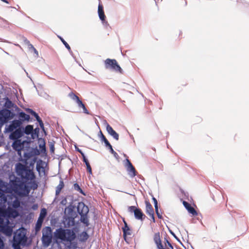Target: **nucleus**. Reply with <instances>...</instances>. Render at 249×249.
<instances>
[{"label": "nucleus", "mask_w": 249, "mask_h": 249, "mask_svg": "<svg viewBox=\"0 0 249 249\" xmlns=\"http://www.w3.org/2000/svg\"><path fill=\"white\" fill-rule=\"evenodd\" d=\"M146 211L147 213H148L152 219L153 221L155 222L153 209L152 208L151 205L147 202H146Z\"/></svg>", "instance_id": "obj_13"}, {"label": "nucleus", "mask_w": 249, "mask_h": 249, "mask_svg": "<svg viewBox=\"0 0 249 249\" xmlns=\"http://www.w3.org/2000/svg\"><path fill=\"white\" fill-rule=\"evenodd\" d=\"M26 238L25 231L24 229H19L15 233L13 244L15 249H20V246L25 244Z\"/></svg>", "instance_id": "obj_2"}, {"label": "nucleus", "mask_w": 249, "mask_h": 249, "mask_svg": "<svg viewBox=\"0 0 249 249\" xmlns=\"http://www.w3.org/2000/svg\"><path fill=\"white\" fill-rule=\"evenodd\" d=\"M12 146L15 150L19 151L22 147V144L20 140H16L13 143Z\"/></svg>", "instance_id": "obj_17"}, {"label": "nucleus", "mask_w": 249, "mask_h": 249, "mask_svg": "<svg viewBox=\"0 0 249 249\" xmlns=\"http://www.w3.org/2000/svg\"><path fill=\"white\" fill-rule=\"evenodd\" d=\"M183 204L184 207L190 213L194 215L197 214L196 212L193 207L191 206L189 203H188L187 202L183 201Z\"/></svg>", "instance_id": "obj_15"}, {"label": "nucleus", "mask_w": 249, "mask_h": 249, "mask_svg": "<svg viewBox=\"0 0 249 249\" xmlns=\"http://www.w3.org/2000/svg\"><path fill=\"white\" fill-rule=\"evenodd\" d=\"M11 117V112L7 109L0 111V124H3Z\"/></svg>", "instance_id": "obj_6"}, {"label": "nucleus", "mask_w": 249, "mask_h": 249, "mask_svg": "<svg viewBox=\"0 0 249 249\" xmlns=\"http://www.w3.org/2000/svg\"><path fill=\"white\" fill-rule=\"evenodd\" d=\"M54 236L56 238L63 241H71L75 237V233L69 230H64L61 229L57 230L54 232Z\"/></svg>", "instance_id": "obj_3"}, {"label": "nucleus", "mask_w": 249, "mask_h": 249, "mask_svg": "<svg viewBox=\"0 0 249 249\" xmlns=\"http://www.w3.org/2000/svg\"><path fill=\"white\" fill-rule=\"evenodd\" d=\"M32 114L36 118L37 121L39 123L41 127H43V124L42 121L40 120L38 115L35 112H33Z\"/></svg>", "instance_id": "obj_25"}, {"label": "nucleus", "mask_w": 249, "mask_h": 249, "mask_svg": "<svg viewBox=\"0 0 249 249\" xmlns=\"http://www.w3.org/2000/svg\"><path fill=\"white\" fill-rule=\"evenodd\" d=\"M170 233L175 237V238H177L175 234H174V232H173L172 231H170Z\"/></svg>", "instance_id": "obj_42"}, {"label": "nucleus", "mask_w": 249, "mask_h": 249, "mask_svg": "<svg viewBox=\"0 0 249 249\" xmlns=\"http://www.w3.org/2000/svg\"><path fill=\"white\" fill-rule=\"evenodd\" d=\"M39 132V128H36L34 130L33 129V132L32 135V138L33 139H35L36 138L38 137V133Z\"/></svg>", "instance_id": "obj_24"}, {"label": "nucleus", "mask_w": 249, "mask_h": 249, "mask_svg": "<svg viewBox=\"0 0 249 249\" xmlns=\"http://www.w3.org/2000/svg\"><path fill=\"white\" fill-rule=\"evenodd\" d=\"M52 236H42V242L45 247H48L52 240Z\"/></svg>", "instance_id": "obj_18"}, {"label": "nucleus", "mask_w": 249, "mask_h": 249, "mask_svg": "<svg viewBox=\"0 0 249 249\" xmlns=\"http://www.w3.org/2000/svg\"><path fill=\"white\" fill-rule=\"evenodd\" d=\"M39 141L40 142V146L42 148V149H43L44 148V146H45V144H44V142H43V141L42 139L39 140Z\"/></svg>", "instance_id": "obj_33"}, {"label": "nucleus", "mask_w": 249, "mask_h": 249, "mask_svg": "<svg viewBox=\"0 0 249 249\" xmlns=\"http://www.w3.org/2000/svg\"><path fill=\"white\" fill-rule=\"evenodd\" d=\"M77 210L78 213L82 215L85 216L89 212V208L83 202L79 203Z\"/></svg>", "instance_id": "obj_8"}, {"label": "nucleus", "mask_w": 249, "mask_h": 249, "mask_svg": "<svg viewBox=\"0 0 249 249\" xmlns=\"http://www.w3.org/2000/svg\"><path fill=\"white\" fill-rule=\"evenodd\" d=\"M125 166L130 177H133L136 175L135 170L128 159H126L125 160Z\"/></svg>", "instance_id": "obj_7"}, {"label": "nucleus", "mask_w": 249, "mask_h": 249, "mask_svg": "<svg viewBox=\"0 0 249 249\" xmlns=\"http://www.w3.org/2000/svg\"><path fill=\"white\" fill-rule=\"evenodd\" d=\"M61 40H62V41L63 42V43H64V44L65 45V46L68 49H70V47L69 46V45L67 43V42H66L62 38H61Z\"/></svg>", "instance_id": "obj_34"}, {"label": "nucleus", "mask_w": 249, "mask_h": 249, "mask_svg": "<svg viewBox=\"0 0 249 249\" xmlns=\"http://www.w3.org/2000/svg\"><path fill=\"white\" fill-rule=\"evenodd\" d=\"M20 124L21 123L19 121H14L12 122V124H11L7 128H6V130L7 132H12L19 127L20 125Z\"/></svg>", "instance_id": "obj_12"}, {"label": "nucleus", "mask_w": 249, "mask_h": 249, "mask_svg": "<svg viewBox=\"0 0 249 249\" xmlns=\"http://www.w3.org/2000/svg\"><path fill=\"white\" fill-rule=\"evenodd\" d=\"M22 136V131L20 128L17 129L15 131L12 133L9 138L11 140H17L20 138Z\"/></svg>", "instance_id": "obj_11"}, {"label": "nucleus", "mask_w": 249, "mask_h": 249, "mask_svg": "<svg viewBox=\"0 0 249 249\" xmlns=\"http://www.w3.org/2000/svg\"><path fill=\"white\" fill-rule=\"evenodd\" d=\"M63 182H61L59 184V185L57 186L56 190V193L58 194L59 192L60 191V190L63 187Z\"/></svg>", "instance_id": "obj_29"}, {"label": "nucleus", "mask_w": 249, "mask_h": 249, "mask_svg": "<svg viewBox=\"0 0 249 249\" xmlns=\"http://www.w3.org/2000/svg\"><path fill=\"white\" fill-rule=\"evenodd\" d=\"M107 69L112 70L116 72H121L122 69L114 59H107L105 62Z\"/></svg>", "instance_id": "obj_5"}, {"label": "nucleus", "mask_w": 249, "mask_h": 249, "mask_svg": "<svg viewBox=\"0 0 249 249\" xmlns=\"http://www.w3.org/2000/svg\"><path fill=\"white\" fill-rule=\"evenodd\" d=\"M136 209L137 208H136L135 207H134V206H131V207H129L128 211L130 213H132V212L134 213V210Z\"/></svg>", "instance_id": "obj_30"}, {"label": "nucleus", "mask_w": 249, "mask_h": 249, "mask_svg": "<svg viewBox=\"0 0 249 249\" xmlns=\"http://www.w3.org/2000/svg\"><path fill=\"white\" fill-rule=\"evenodd\" d=\"M42 233V236H52L51 229L48 227L43 229Z\"/></svg>", "instance_id": "obj_19"}, {"label": "nucleus", "mask_w": 249, "mask_h": 249, "mask_svg": "<svg viewBox=\"0 0 249 249\" xmlns=\"http://www.w3.org/2000/svg\"><path fill=\"white\" fill-rule=\"evenodd\" d=\"M134 215L135 217L138 219H142L143 215L141 211L138 209L134 210Z\"/></svg>", "instance_id": "obj_20"}, {"label": "nucleus", "mask_w": 249, "mask_h": 249, "mask_svg": "<svg viewBox=\"0 0 249 249\" xmlns=\"http://www.w3.org/2000/svg\"><path fill=\"white\" fill-rule=\"evenodd\" d=\"M46 210L45 209H42L41 211L40 216L38 219H40V220H43L44 218L46 216Z\"/></svg>", "instance_id": "obj_22"}, {"label": "nucleus", "mask_w": 249, "mask_h": 249, "mask_svg": "<svg viewBox=\"0 0 249 249\" xmlns=\"http://www.w3.org/2000/svg\"><path fill=\"white\" fill-rule=\"evenodd\" d=\"M6 106L8 107H9L10 106H11L12 105V103L10 101H7L6 103Z\"/></svg>", "instance_id": "obj_38"}, {"label": "nucleus", "mask_w": 249, "mask_h": 249, "mask_svg": "<svg viewBox=\"0 0 249 249\" xmlns=\"http://www.w3.org/2000/svg\"><path fill=\"white\" fill-rule=\"evenodd\" d=\"M10 186V188L7 187L0 180V231L7 235H11L12 232L8 218H15L18 214L17 209L20 204L15 195L22 196L29 193L25 186L18 185L16 181H11ZM3 246V241L0 239V248Z\"/></svg>", "instance_id": "obj_1"}, {"label": "nucleus", "mask_w": 249, "mask_h": 249, "mask_svg": "<svg viewBox=\"0 0 249 249\" xmlns=\"http://www.w3.org/2000/svg\"><path fill=\"white\" fill-rule=\"evenodd\" d=\"M154 241L159 249H164L161 244L160 237L159 233H157L155 234Z\"/></svg>", "instance_id": "obj_14"}, {"label": "nucleus", "mask_w": 249, "mask_h": 249, "mask_svg": "<svg viewBox=\"0 0 249 249\" xmlns=\"http://www.w3.org/2000/svg\"><path fill=\"white\" fill-rule=\"evenodd\" d=\"M109 149H110V151L115 156H116L117 155V153L113 150L112 147V146L111 145V147H109Z\"/></svg>", "instance_id": "obj_36"}, {"label": "nucleus", "mask_w": 249, "mask_h": 249, "mask_svg": "<svg viewBox=\"0 0 249 249\" xmlns=\"http://www.w3.org/2000/svg\"><path fill=\"white\" fill-rule=\"evenodd\" d=\"M101 135V138L102 140L104 142L105 140H107V139L105 138V137L103 135V134L101 132H100Z\"/></svg>", "instance_id": "obj_37"}, {"label": "nucleus", "mask_w": 249, "mask_h": 249, "mask_svg": "<svg viewBox=\"0 0 249 249\" xmlns=\"http://www.w3.org/2000/svg\"><path fill=\"white\" fill-rule=\"evenodd\" d=\"M104 142L105 143L106 146H108V147H111V145L107 140H105Z\"/></svg>", "instance_id": "obj_35"}, {"label": "nucleus", "mask_w": 249, "mask_h": 249, "mask_svg": "<svg viewBox=\"0 0 249 249\" xmlns=\"http://www.w3.org/2000/svg\"><path fill=\"white\" fill-rule=\"evenodd\" d=\"M43 220H42V219L40 220V219H38L37 224H36V229H37L38 230H39L40 228L42 223V222H43Z\"/></svg>", "instance_id": "obj_28"}, {"label": "nucleus", "mask_w": 249, "mask_h": 249, "mask_svg": "<svg viewBox=\"0 0 249 249\" xmlns=\"http://www.w3.org/2000/svg\"><path fill=\"white\" fill-rule=\"evenodd\" d=\"M33 132V126L31 125H28L26 126L25 128V134L29 135H32V133Z\"/></svg>", "instance_id": "obj_21"}, {"label": "nucleus", "mask_w": 249, "mask_h": 249, "mask_svg": "<svg viewBox=\"0 0 249 249\" xmlns=\"http://www.w3.org/2000/svg\"><path fill=\"white\" fill-rule=\"evenodd\" d=\"M81 236H83V240H86L88 238V234L86 232H83L81 235Z\"/></svg>", "instance_id": "obj_32"}, {"label": "nucleus", "mask_w": 249, "mask_h": 249, "mask_svg": "<svg viewBox=\"0 0 249 249\" xmlns=\"http://www.w3.org/2000/svg\"><path fill=\"white\" fill-rule=\"evenodd\" d=\"M34 51L35 53H36V54L37 55V52L35 48H34Z\"/></svg>", "instance_id": "obj_43"}, {"label": "nucleus", "mask_w": 249, "mask_h": 249, "mask_svg": "<svg viewBox=\"0 0 249 249\" xmlns=\"http://www.w3.org/2000/svg\"><path fill=\"white\" fill-rule=\"evenodd\" d=\"M98 13L100 19L102 21H104L105 19V16L103 11V7L101 5H99L98 6Z\"/></svg>", "instance_id": "obj_16"}, {"label": "nucleus", "mask_w": 249, "mask_h": 249, "mask_svg": "<svg viewBox=\"0 0 249 249\" xmlns=\"http://www.w3.org/2000/svg\"><path fill=\"white\" fill-rule=\"evenodd\" d=\"M124 223L126 224L125 222H124ZM123 231L124 236H125L127 234H130L129 230L126 225H125V227L123 228Z\"/></svg>", "instance_id": "obj_26"}, {"label": "nucleus", "mask_w": 249, "mask_h": 249, "mask_svg": "<svg viewBox=\"0 0 249 249\" xmlns=\"http://www.w3.org/2000/svg\"><path fill=\"white\" fill-rule=\"evenodd\" d=\"M77 150H78L79 152H80V153L82 154V156H83V157H84V153H83V152H82L80 150H79V149H77Z\"/></svg>", "instance_id": "obj_41"}, {"label": "nucleus", "mask_w": 249, "mask_h": 249, "mask_svg": "<svg viewBox=\"0 0 249 249\" xmlns=\"http://www.w3.org/2000/svg\"><path fill=\"white\" fill-rule=\"evenodd\" d=\"M2 0V1H5V0Z\"/></svg>", "instance_id": "obj_44"}, {"label": "nucleus", "mask_w": 249, "mask_h": 249, "mask_svg": "<svg viewBox=\"0 0 249 249\" xmlns=\"http://www.w3.org/2000/svg\"><path fill=\"white\" fill-rule=\"evenodd\" d=\"M153 201L154 202V205H155V209H156V213H157L158 216L160 217V215L159 214L158 209V202H157V201L156 199V198H154V197L153 198Z\"/></svg>", "instance_id": "obj_27"}, {"label": "nucleus", "mask_w": 249, "mask_h": 249, "mask_svg": "<svg viewBox=\"0 0 249 249\" xmlns=\"http://www.w3.org/2000/svg\"><path fill=\"white\" fill-rule=\"evenodd\" d=\"M87 171L89 173V174H91L92 173V171H91V168L90 167V165H89V164H87Z\"/></svg>", "instance_id": "obj_31"}, {"label": "nucleus", "mask_w": 249, "mask_h": 249, "mask_svg": "<svg viewBox=\"0 0 249 249\" xmlns=\"http://www.w3.org/2000/svg\"><path fill=\"white\" fill-rule=\"evenodd\" d=\"M76 187L77 188V189L79 190L80 191V192L82 193V190L80 189V188L79 187V186L78 185L75 186V188Z\"/></svg>", "instance_id": "obj_40"}, {"label": "nucleus", "mask_w": 249, "mask_h": 249, "mask_svg": "<svg viewBox=\"0 0 249 249\" xmlns=\"http://www.w3.org/2000/svg\"><path fill=\"white\" fill-rule=\"evenodd\" d=\"M20 117L22 118L24 120L28 121L30 119L29 115L26 114L23 112H21L19 114Z\"/></svg>", "instance_id": "obj_23"}, {"label": "nucleus", "mask_w": 249, "mask_h": 249, "mask_svg": "<svg viewBox=\"0 0 249 249\" xmlns=\"http://www.w3.org/2000/svg\"><path fill=\"white\" fill-rule=\"evenodd\" d=\"M106 130L108 133L112 136L115 140H119V135L113 129L107 122L105 123Z\"/></svg>", "instance_id": "obj_9"}, {"label": "nucleus", "mask_w": 249, "mask_h": 249, "mask_svg": "<svg viewBox=\"0 0 249 249\" xmlns=\"http://www.w3.org/2000/svg\"><path fill=\"white\" fill-rule=\"evenodd\" d=\"M16 171L17 173L23 178L27 179H32L33 178L34 175L31 170L26 169L24 166L20 163H18L16 165Z\"/></svg>", "instance_id": "obj_4"}, {"label": "nucleus", "mask_w": 249, "mask_h": 249, "mask_svg": "<svg viewBox=\"0 0 249 249\" xmlns=\"http://www.w3.org/2000/svg\"><path fill=\"white\" fill-rule=\"evenodd\" d=\"M84 159V161L86 163V165L87 166V164H89L88 160L86 159L85 157H83Z\"/></svg>", "instance_id": "obj_39"}, {"label": "nucleus", "mask_w": 249, "mask_h": 249, "mask_svg": "<svg viewBox=\"0 0 249 249\" xmlns=\"http://www.w3.org/2000/svg\"><path fill=\"white\" fill-rule=\"evenodd\" d=\"M73 99L77 103L78 107L80 109H82L83 112H84L86 114H89V112H88L87 109H86L85 105L82 103L81 101L80 100V99H79V98L77 96L74 95L73 97Z\"/></svg>", "instance_id": "obj_10"}]
</instances>
